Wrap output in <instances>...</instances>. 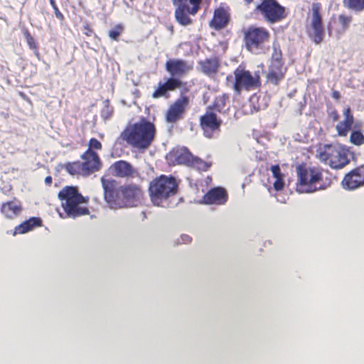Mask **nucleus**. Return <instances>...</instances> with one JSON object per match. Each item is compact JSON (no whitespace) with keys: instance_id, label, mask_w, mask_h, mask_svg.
<instances>
[{"instance_id":"obj_1","label":"nucleus","mask_w":364,"mask_h":364,"mask_svg":"<svg viewBox=\"0 0 364 364\" xmlns=\"http://www.w3.org/2000/svg\"><path fill=\"white\" fill-rule=\"evenodd\" d=\"M102 183L105 199L112 208L136 206L143 193L141 189L133 183Z\"/></svg>"},{"instance_id":"obj_2","label":"nucleus","mask_w":364,"mask_h":364,"mask_svg":"<svg viewBox=\"0 0 364 364\" xmlns=\"http://www.w3.org/2000/svg\"><path fill=\"white\" fill-rule=\"evenodd\" d=\"M155 134L154 124L142 119L139 122L127 127L121 133L120 137L132 146L144 150L150 146Z\"/></svg>"},{"instance_id":"obj_3","label":"nucleus","mask_w":364,"mask_h":364,"mask_svg":"<svg viewBox=\"0 0 364 364\" xmlns=\"http://www.w3.org/2000/svg\"><path fill=\"white\" fill-rule=\"evenodd\" d=\"M58 197L68 218H76L90 214L89 209L82 206L88 202L89 198L80 193L77 188L67 186L60 191Z\"/></svg>"},{"instance_id":"obj_4","label":"nucleus","mask_w":364,"mask_h":364,"mask_svg":"<svg viewBox=\"0 0 364 364\" xmlns=\"http://www.w3.org/2000/svg\"><path fill=\"white\" fill-rule=\"evenodd\" d=\"M269 37V33L265 28L250 27L245 32V41L247 50L255 54L261 53Z\"/></svg>"},{"instance_id":"obj_5","label":"nucleus","mask_w":364,"mask_h":364,"mask_svg":"<svg viewBox=\"0 0 364 364\" xmlns=\"http://www.w3.org/2000/svg\"><path fill=\"white\" fill-rule=\"evenodd\" d=\"M178 183H149V196L152 203L164 206V203L178 192Z\"/></svg>"},{"instance_id":"obj_6","label":"nucleus","mask_w":364,"mask_h":364,"mask_svg":"<svg viewBox=\"0 0 364 364\" xmlns=\"http://www.w3.org/2000/svg\"><path fill=\"white\" fill-rule=\"evenodd\" d=\"M256 11L259 12L269 23H274L285 18V9L276 0H262L257 5Z\"/></svg>"},{"instance_id":"obj_7","label":"nucleus","mask_w":364,"mask_h":364,"mask_svg":"<svg viewBox=\"0 0 364 364\" xmlns=\"http://www.w3.org/2000/svg\"><path fill=\"white\" fill-rule=\"evenodd\" d=\"M319 159L333 168H341L348 162L345 154L332 144H326L323 146V150L319 152Z\"/></svg>"},{"instance_id":"obj_8","label":"nucleus","mask_w":364,"mask_h":364,"mask_svg":"<svg viewBox=\"0 0 364 364\" xmlns=\"http://www.w3.org/2000/svg\"><path fill=\"white\" fill-rule=\"evenodd\" d=\"M234 74L235 80L233 88L238 94L242 88L250 90L260 85L259 76L256 73L253 76L250 71L239 67L235 70Z\"/></svg>"},{"instance_id":"obj_9","label":"nucleus","mask_w":364,"mask_h":364,"mask_svg":"<svg viewBox=\"0 0 364 364\" xmlns=\"http://www.w3.org/2000/svg\"><path fill=\"white\" fill-rule=\"evenodd\" d=\"M84 161L80 162L82 171V176H88L99 171L101 168V161L99 156L93 150H87L81 156Z\"/></svg>"},{"instance_id":"obj_10","label":"nucleus","mask_w":364,"mask_h":364,"mask_svg":"<svg viewBox=\"0 0 364 364\" xmlns=\"http://www.w3.org/2000/svg\"><path fill=\"white\" fill-rule=\"evenodd\" d=\"M84 161L80 162L82 171V176H88L99 171L101 168V161L99 156L93 150H87L81 156Z\"/></svg>"},{"instance_id":"obj_11","label":"nucleus","mask_w":364,"mask_h":364,"mask_svg":"<svg viewBox=\"0 0 364 364\" xmlns=\"http://www.w3.org/2000/svg\"><path fill=\"white\" fill-rule=\"evenodd\" d=\"M299 182H318L322 181V173L318 167H311L306 164L296 166Z\"/></svg>"},{"instance_id":"obj_12","label":"nucleus","mask_w":364,"mask_h":364,"mask_svg":"<svg viewBox=\"0 0 364 364\" xmlns=\"http://www.w3.org/2000/svg\"><path fill=\"white\" fill-rule=\"evenodd\" d=\"M172 3L176 6L175 18L177 22L182 26H188L192 23L188 14L195 15L193 13V6L186 3V0H172Z\"/></svg>"},{"instance_id":"obj_13","label":"nucleus","mask_w":364,"mask_h":364,"mask_svg":"<svg viewBox=\"0 0 364 364\" xmlns=\"http://www.w3.org/2000/svg\"><path fill=\"white\" fill-rule=\"evenodd\" d=\"M228 199L226 190L222 187L210 188L203 196L201 203L206 205H225Z\"/></svg>"},{"instance_id":"obj_14","label":"nucleus","mask_w":364,"mask_h":364,"mask_svg":"<svg viewBox=\"0 0 364 364\" xmlns=\"http://www.w3.org/2000/svg\"><path fill=\"white\" fill-rule=\"evenodd\" d=\"M166 70L173 77H181L193 69V65L181 59H171L166 63Z\"/></svg>"},{"instance_id":"obj_15","label":"nucleus","mask_w":364,"mask_h":364,"mask_svg":"<svg viewBox=\"0 0 364 364\" xmlns=\"http://www.w3.org/2000/svg\"><path fill=\"white\" fill-rule=\"evenodd\" d=\"M189 98L185 96L181 92L180 98L176 100V102L170 106L166 113V120L168 122H176L178 121L184 113L186 107L188 105Z\"/></svg>"},{"instance_id":"obj_16","label":"nucleus","mask_w":364,"mask_h":364,"mask_svg":"<svg viewBox=\"0 0 364 364\" xmlns=\"http://www.w3.org/2000/svg\"><path fill=\"white\" fill-rule=\"evenodd\" d=\"M312 12L311 30L309 31V36L315 43L318 44L323 41V28L319 7L314 4L312 8Z\"/></svg>"},{"instance_id":"obj_17","label":"nucleus","mask_w":364,"mask_h":364,"mask_svg":"<svg viewBox=\"0 0 364 364\" xmlns=\"http://www.w3.org/2000/svg\"><path fill=\"white\" fill-rule=\"evenodd\" d=\"M193 156L186 147L173 150L166 155L167 160L172 161L173 164H185L188 166L191 165Z\"/></svg>"},{"instance_id":"obj_18","label":"nucleus","mask_w":364,"mask_h":364,"mask_svg":"<svg viewBox=\"0 0 364 364\" xmlns=\"http://www.w3.org/2000/svg\"><path fill=\"white\" fill-rule=\"evenodd\" d=\"M221 122L218 121L217 116L213 112H208L200 117V125L204 131L206 137L212 136V132L218 130Z\"/></svg>"},{"instance_id":"obj_19","label":"nucleus","mask_w":364,"mask_h":364,"mask_svg":"<svg viewBox=\"0 0 364 364\" xmlns=\"http://www.w3.org/2000/svg\"><path fill=\"white\" fill-rule=\"evenodd\" d=\"M23 210L22 203L16 200L3 203L1 206V212L8 219H14L21 214Z\"/></svg>"},{"instance_id":"obj_20","label":"nucleus","mask_w":364,"mask_h":364,"mask_svg":"<svg viewBox=\"0 0 364 364\" xmlns=\"http://www.w3.org/2000/svg\"><path fill=\"white\" fill-rule=\"evenodd\" d=\"M109 170L114 176L118 177L131 176L134 178V175L137 174V171L133 168L132 166L125 161L115 162L111 166Z\"/></svg>"},{"instance_id":"obj_21","label":"nucleus","mask_w":364,"mask_h":364,"mask_svg":"<svg viewBox=\"0 0 364 364\" xmlns=\"http://www.w3.org/2000/svg\"><path fill=\"white\" fill-rule=\"evenodd\" d=\"M42 226L43 220L41 218L31 217L15 227L14 235L26 234Z\"/></svg>"},{"instance_id":"obj_22","label":"nucleus","mask_w":364,"mask_h":364,"mask_svg":"<svg viewBox=\"0 0 364 364\" xmlns=\"http://www.w3.org/2000/svg\"><path fill=\"white\" fill-rule=\"evenodd\" d=\"M228 22L227 12L223 9H218L215 11L214 16L210 26L216 30L224 28Z\"/></svg>"},{"instance_id":"obj_23","label":"nucleus","mask_w":364,"mask_h":364,"mask_svg":"<svg viewBox=\"0 0 364 364\" xmlns=\"http://www.w3.org/2000/svg\"><path fill=\"white\" fill-rule=\"evenodd\" d=\"M199 66L201 72L210 76L218 72L219 63L216 58H210L200 62Z\"/></svg>"},{"instance_id":"obj_24","label":"nucleus","mask_w":364,"mask_h":364,"mask_svg":"<svg viewBox=\"0 0 364 364\" xmlns=\"http://www.w3.org/2000/svg\"><path fill=\"white\" fill-rule=\"evenodd\" d=\"M343 5L345 8L355 13L364 11V0H343Z\"/></svg>"},{"instance_id":"obj_25","label":"nucleus","mask_w":364,"mask_h":364,"mask_svg":"<svg viewBox=\"0 0 364 364\" xmlns=\"http://www.w3.org/2000/svg\"><path fill=\"white\" fill-rule=\"evenodd\" d=\"M316 184L317 183H296V190L300 193H312L318 189H323L326 187L324 184L316 187Z\"/></svg>"},{"instance_id":"obj_26","label":"nucleus","mask_w":364,"mask_h":364,"mask_svg":"<svg viewBox=\"0 0 364 364\" xmlns=\"http://www.w3.org/2000/svg\"><path fill=\"white\" fill-rule=\"evenodd\" d=\"M66 171L72 176H82V171L80 161L68 163L63 166Z\"/></svg>"},{"instance_id":"obj_27","label":"nucleus","mask_w":364,"mask_h":364,"mask_svg":"<svg viewBox=\"0 0 364 364\" xmlns=\"http://www.w3.org/2000/svg\"><path fill=\"white\" fill-rule=\"evenodd\" d=\"M283 77V75L280 71V68L271 66L269 73L267 75L268 80L274 85H277Z\"/></svg>"},{"instance_id":"obj_28","label":"nucleus","mask_w":364,"mask_h":364,"mask_svg":"<svg viewBox=\"0 0 364 364\" xmlns=\"http://www.w3.org/2000/svg\"><path fill=\"white\" fill-rule=\"evenodd\" d=\"M164 83L167 87L168 91L174 90L175 89L178 88L182 85V82L178 79V77L173 76L168 78L166 82H164Z\"/></svg>"},{"instance_id":"obj_29","label":"nucleus","mask_w":364,"mask_h":364,"mask_svg":"<svg viewBox=\"0 0 364 364\" xmlns=\"http://www.w3.org/2000/svg\"><path fill=\"white\" fill-rule=\"evenodd\" d=\"M282 51L279 49H277L275 46H274V52L272 53V64L271 66L276 67V68H280L282 66Z\"/></svg>"},{"instance_id":"obj_30","label":"nucleus","mask_w":364,"mask_h":364,"mask_svg":"<svg viewBox=\"0 0 364 364\" xmlns=\"http://www.w3.org/2000/svg\"><path fill=\"white\" fill-rule=\"evenodd\" d=\"M363 171H364L362 170L361 168L354 169L352 171L347 173L341 182H346V183H348V182H364V179L363 180H362V179L353 180V176H360L361 172H363Z\"/></svg>"},{"instance_id":"obj_31","label":"nucleus","mask_w":364,"mask_h":364,"mask_svg":"<svg viewBox=\"0 0 364 364\" xmlns=\"http://www.w3.org/2000/svg\"><path fill=\"white\" fill-rule=\"evenodd\" d=\"M350 141L355 145L360 146L364 144V135L360 131H353Z\"/></svg>"},{"instance_id":"obj_32","label":"nucleus","mask_w":364,"mask_h":364,"mask_svg":"<svg viewBox=\"0 0 364 364\" xmlns=\"http://www.w3.org/2000/svg\"><path fill=\"white\" fill-rule=\"evenodd\" d=\"M190 166H193L200 171H206L209 165L198 157L193 158V162Z\"/></svg>"},{"instance_id":"obj_33","label":"nucleus","mask_w":364,"mask_h":364,"mask_svg":"<svg viewBox=\"0 0 364 364\" xmlns=\"http://www.w3.org/2000/svg\"><path fill=\"white\" fill-rule=\"evenodd\" d=\"M167 92H168V90H167V87H166L165 83L160 82L159 83V87L153 93L152 97L154 98H159V97L164 96Z\"/></svg>"},{"instance_id":"obj_34","label":"nucleus","mask_w":364,"mask_h":364,"mask_svg":"<svg viewBox=\"0 0 364 364\" xmlns=\"http://www.w3.org/2000/svg\"><path fill=\"white\" fill-rule=\"evenodd\" d=\"M274 178L276 179L274 182H284L283 175L281 173L280 167L279 165H273L270 168Z\"/></svg>"},{"instance_id":"obj_35","label":"nucleus","mask_w":364,"mask_h":364,"mask_svg":"<svg viewBox=\"0 0 364 364\" xmlns=\"http://www.w3.org/2000/svg\"><path fill=\"white\" fill-rule=\"evenodd\" d=\"M285 183H273V186H267V188L269 192L272 194V192L274 191V196L278 198L279 193L281 192L284 188Z\"/></svg>"},{"instance_id":"obj_36","label":"nucleus","mask_w":364,"mask_h":364,"mask_svg":"<svg viewBox=\"0 0 364 364\" xmlns=\"http://www.w3.org/2000/svg\"><path fill=\"white\" fill-rule=\"evenodd\" d=\"M343 114L345 116V119L341 122L351 128V126L353 123V117L350 114V109L349 107L346 108L343 112Z\"/></svg>"},{"instance_id":"obj_37","label":"nucleus","mask_w":364,"mask_h":364,"mask_svg":"<svg viewBox=\"0 0 364 364\" xmlns=\"http://www.w3.org/2000/svg\"><path fill=\"white\" fill-rule=\"evenodd\" d=\"M339 23L343 30H346L352 21V17L341 14L338 16Z\"/></svg>"},{"instance_id":"obj_38","label":"nucleus","mask_w":364,"mask_h":364,"mask_svg":"<svg viewBox=\"0 0 364 364\" xmlns=\"http://www.w3.org/2000/svg\"><path fill=\"white\" fill-rule=\"evenodd\" d=\"M122 31V27L119 25H117L115 26V28L112 30H110L109 31V36L114 41H117L118 39V37L119 36L121 32Z\"/></svg>"},{"instance_id":"obj_39","label":"nucleus","mask_w":364,"mask_h":364,"mask_svg":"<svg viewBox=\"0 0 364 364\" xmlns=\"http://www.w3.org/2000/svg\"><path fill=\"white\" fill-rule=\"evenodd\" d=\"M150 182H176V178L170 176L169 177L166 176L164 175H161L159 177H156L153 178Z\"/></svg>"},{"instance_id":"obj_40","label":"nucleus","mask_w":364,"mask_h":364,"mask_svg":"<svg viewBox=\"0 0 364 364\" xmlns=\"http://www.w3.org/2000/svg\"><path fill=\"white\" fill-rule=\"evenodd\" d=\"M24 36L26 38V42L31 49H34L36 48V43L34 38L32 37V36L30 34V33L26 30L23 32Z\"/></svg>"},{"instance_id":"obj_41","label":"nucleus","mask_w":364,"mask_h":364,"mask_svg":"<svg viewBox=\"0 0 364 364\" xmlns=\"http://www.w3.org/2000/svg\"><path fill=\"white\" fill-rule=\"evenodd\" d=\"M336 129L340 136H346L348 132L350 129L347 125L340 122L336 125Z\"/></svg>"},{"instance_id":"obj_42","label":"nucleus","mask_w":364,"mask_h":364,"mask_svg":"<svg viewBox=\"0 0 364 364\" xmlns=\"http://www.w3.org/2000/svg\"><path fill=\"white\" fill-rule=\"evenodd\" d=\"M102 149V144L95 138H92L89 141V149L87 150L97 149L100 150Z\"/></svg>"},{"instance_id":"obj_43","label":"nucleus","mask_w":364,"mask_h":364,"mask_svg":"<svg viewBox=\"0 0 364 364\" xmlns=\"http://www.w3.org/2000/svg\"><path fill=\"white\" fill-rule=\"evenodd\" d=\"M202 0H186V3L193 6V13H197Z\"/></svg>"},{"instance_id":"obj_44","label":"nucleus","mask_w":364,"mask_h":364,"mask_svg":"<svg viewBox=\"0 0 364 364\" xmlns=\"http://www.w3.org/2000/svg\"><path fill=\"white\" fill-rule=\"evenodd\" d=\"M341 185L343 189L351 191L362 186L364 183H341Z\"/></svg>"},{"instance_id":"obj_45","label":"nucleus","mask_w":364,"mask_h":364,"mask_svg":"<svg viewBox=\"0 0 364 364\" xmlns=\"http://www.w3.org/2000/svg\"><path fill=\"white\" fill-rule=\"evenodd\" d=\"M192 238L188 235H183L181 236V242L184 244H188L191 242Z\"/></svg>"},{"instance_id":"obj_46","label":"nucleus","mask_w":364,"mask_h":364,"mask_svg":"<svg viewBox=\"0 0 364 364\" xmlns=\"http://www.w3.org/2000/svg\"><path fill=\"white\" fill-rule=\"evenodd\" d=\"M111 114V112L109 110V107H107L106 109H104L102 111V117L104 118V119H107L109 117Z\"/></svg>"},{"instance_id":"obj_47","label":"nucleus","mask_w":364,"mask_h":364,"mask_svg":"<svg viewBox=\"0 0 364 364\" xmlns=\"http://www.w3.org/2000/svg\"><path fill=\"white\" fill-rule=\"evenodd\" d=\"M54 9H55V16L58 18L59 19H63V14L60 12V11L58 9V8L56 7L55 5L53 6Z\"/></svg>"},{"instance_id":"obj_48","label":"nucleus","mask_w":364,"mask_h":364,"mask_svg":"<svg viewBox=\"0 0 364 364\" xmlns=\"http://www.w3.org/2000/svg\"><path fill=\"white\" fill-rule=\"evenodd\" d=\"M332 97L338 100L340 98V93L338 91H333L332 94Z\"/></svg>"},{"instance_id":"obj_49","label":"nucleus","mask_w":364,"mask_h":364,"mask_svg":"<svg viewBox=\"0 0 364 364\" xmlns=\"http://www.w3.org/2000/svg\"><path fill=\"white\" fill-rule=\"evenodd\" d=\"M44 182H52V177L51 176H47L45 178V181Z\"/></svg>"},{"instance_id":"obj_50","label":"nucleus","mask_w":364,"mask_h":364,"mask_svg":"<svg viewBox=\"0 0 364 364\" xmlns=\"http://www.w3.org/2000/svg\"><path fill=\"white\" fill-rule=\"evenodd\" d=\"M168 29L171 31V33H173V26H168Z\"/></svg>"},{"instance_id":"obj_51","label":"nucleus","mask_w":364,"mask_h":364,"mask_svg":"<svg viewBox=\"0 0 364 364\" xmlns=\"http://www.w3.org/2000/svg\"><path fill=\"white\" fill-rule=\"evenodd\" d=\"M254 0H244L245 4L249 5L252 2H253Z\"/></svg>"},{"instance_id":"obj_52","label":"nucleus","mask_w":364,"mask_h":364,"mask_svg":"<svg viewBox=\"0 0 364 364\" xmlns=\"http://www.w3.org/2000/svg\"><path fill=\"white\" fill-rule=\"evenodd\" d=\"M101 182L102 183H104V182H107L104 177L101 178ZM110 182H115L114 181H111Z\"/></svg>"},{"instance_id":"obj_53","label":"nucleus","mask_w":364,"mask_h":364,"mask_svg":"<svg viewBox=\"0 0 364 364\" xmlns=\"http://www.w3.org/2000/svg\"><path fill=\"white\" fill-rule=\"evenodd\" d=\"M215 109L218 112H221L220 109L219 108V106L218 105L215 106Z\"/></svg>"},{"instance_id":"obj_54","label":"nucleus","mask_w":364,"mask_h":364,"mask_svg":"<svg viewBox=\"0 0 364 364\" xmlns=\"http://www.w3.org/2000/svg\"><path fill=\"white\" fill-rule=\"evenodd\" d=\"M138 176V177H139V178H141V180H144V178H141V176L140 175H139V173H137V174H135V175H134V176Z\"/></svg>"},{"instance_id":"obj_55","label":"nucleus","mask_w":364,"mask_h":364,"mask_svg":"<svg viewBox=\"0 0 364 364\" xmlns=\"http://www.w3.org/2000/svg\"><path fill=\"white\" fill-rule=\"evenodd\" d=\"M138 176V177H139V178H141V180H144V178H141V176L140 175H139V173H137V174H135V175H134V176Z\"/></svg>"},{"instance_id":"obj_56","label":"nucleus","mask_w":364,"mask_h":364,"mask_svg":"<svg viewBox=\"0 0 364 364\" xmlns=\"http://www.w3.org/2000/svg\"><path fill=\"white\" fill-rule=\"evenodd\" d=\"M138 176V177H139V178H141V180H144V178H141V176L140 175H139V173H137V174H135V175H134V176Z\"/></svg>"},{"instance_id":"obj_57","label":"nucleus","mask_w":364,"mask_h":364,"mask_svg":"<svg viewBox=\"0 0 364 364\" xmlns=\"http://www.w3.org/2000/svg\"><path fill=\"white\" fill-rule=\"evenodd\" d=\"M138 176V177H139V178H141V180H144V178H141V176L140 175H139V173H137V174H135V175H134V176Z\"/></svg>"},{"instance_id":"obj_58","label":"nucleus","mask_w":364,"mask_h":364,"mask_svg":"<svg viewBox=\"0 0 364 364\" xmlns=\"http://www.w3.org/2000/svg\"><path fill=\"white\" fill-rule=\"evenodd\" d=\"M6 188L10 191L11 189V186H10V184H8V186L6 187Z\"/></svg>"},{"instance_id":"obj_59","label":"nucleus","mask_w":364,"mask_h":364,"mask_svg":"<svg viewBox=\"0 0 364 364\" xmlns=\"http://www.w3.org/2000/svg\"><path fill=\"white\" fill-rule=\"evenodd\" d=\"M50 4L52 6H54L55 5L54 0H50Z\"/></svg>"}]
</instances>
